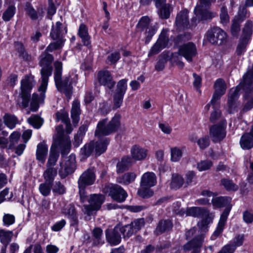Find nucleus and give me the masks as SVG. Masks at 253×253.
Segmentation results:
<instances>
[{
  "mask_svg": "<svg viewBox=\"0 0 253 253\" xmlns=\"http://www.w3.org/2000/svg\"><path fill=\"white\" fill-rule=\"evenodd\" d=\"M53 184L44 182L40 184L39 190L42 195L46 197L48 196L52 189Z\"/></svg>",
  "mask_w": 253,
  "mask_h": 253,
  "instance_id": "47",
  "label": "nucleus"
},
{
  "mask_svg": "<svg viewBox=\"0 0 253 253\" xmlns=\"http://www.w3.org/2000/svg\"><path fill=\"white\" fill-rule=\"evenodd\" d=\"M96 179V175L93 169H88L84 171L78 180V187L80 201L82 203L86 201L87 193L86 188L93 185Z\"/></svg>",
  "mask_w": 253,
  "mask_h": 253,
  "instance_id": "4",
  "label": "nucleus"
},
{
  "mask_svg": "<svg viewBox=\"0 0 253 253\" xmlns=\"http://www.w3.org/2000/svg\"><path fill=\"white\" fill-rule=\"evenodd\" d=\"M204 238L205 236L203 234L196 236L192 240L183 245V250L185 252L192 250V252H196L200 253Z\"/></svg>",
  "mask_w": 253,
  "mask_h": 253,
  "instance_id": "11",
  "label": "nucleus"
},
{
  "mask_svg": "<svg viewBox=\"0 0 253 253\" xmlns=\"http://www.w3.org/2000/svg\"><path fill=\"white\" fill-rule=\"evenodd\" d=\"M157 183V178L153 172H146L141 176L140 185L141 187H151Z\"/></svg>",
  "mask_w": 253,
  "mask_h": 253,
  "instance_id": "21",
  "label": "nucleus"
},
{
  "mask_svg": "<svg viewBox=\"0 0 253 253\" xmlns=\"http://www.w3.org/2000/svg\"><path fill=\"white\" fill-rule=\"evenodd\" d=\"M28 122L36 128H40L42 125L43 120L38 115H33L28 119Z\"/></svg>",
  "mask_w": 253,
  "mask_h": 253,
  "instance_id": "46",
  "label": "nucleus"
},
{
  "mask_svg": "<svg viewBox=\"0 0 253 253\" xmlns=\"http://www.w3.org/2000/svg\"><path fill=\"white\" fill-rule=\"evenodd\" d=\"M20 137V133L17 131H14L9 136L10 144L8 146L9 149H12L14 148L15 144H16Z\"/></svg>",
  "mask_w": 253,
  "mask_h": 253,
  "instance_id": "57",
  "label": "nucleus"
},
{
  "mask_svg": "<svg viewBox=\"0 0 253 253\" xmlns=\"http://www.w3.org/2000/svg\"><path fill=\"white\" fill-rule=\"evenodd\" d=\"M201 6H196L195 8L194 12L197 16H199L202 20L211 19L214 16V13L208 10H203Z\"/></svg>",
  "mask_w": 253,
  "mask_h": 253,
  "instance_id": "36",
  "label": "nucleus"
},
{
  "mask_svg": "<svg viewBox=\"0 0 253 253\" xmlns=\"http://www.w3.org/2000/svg\"><path fill=\"white\" fill-rule=\"evenodd\" d=\"M120 225H116L114 229H107L105 230V236L107 242L111 246L119 244L122 240Z\"/></svg>",
  "mask_w": 253,
  "mask_h": 253,
  "instance_id": "13",
  "label": "nucleus"
},
{
  "mask_svg": "<svg viewBox=\"0 0 253 253\" xmlns=\"http://www.w3.org/2000/svg\"><path fill=\"white\" fill-rule=\"evenodd\" d=\"M184 184L183 178L180 175L173 174L170 183V187L175 190L181 187Z\"/></svg>",
  "mask_w": 253,
  "mask_h": 253,
  "instance_id": "43",
  "label": "nucleus"
},
{
  "mask_svg": "<svg viewBox=\"0 0 253 253\" xmlns=\"http://www.w3.org/2000/svg\"><path fill=\"white\" fill-rule=\"evenodd\" d=\"M231 198L229 197H218L212 198L211 203L213 207L221 208L228 206L231 202Z\"/></svg>",
  "mask_w": 253,
  "mask_h": 253,
  "instance_id": "32",
  "label": "nucleus"
},
{
  "mask_svg": "<svg viewBox=\"0 0 253 253\" xmlns=\"http://www.w3.org/2000/svg\"><path fill=\"white\" fill-rule=\"evenodd\" d=\"M120 58V53L119 51H116L107 56L106 62L110 65L116 64Z\"/></svg>",
  "mask_w": 253,
  "mask_h": 253,
  "instance_id": "54",
  "label": "nucleus"
},
{
  "mask_svg": "<svg viewBox=\"0 0 253 253\" xmlns=\"http://www.w3.org/2000/svg\"><path fill=\"white\" fill-rule=\"evenodd\" d=\"M103 191L114 200L120 203L124 202L127 196L126 192L118 184L106 185Z\"/></svg>",
  "mask_w": 253,
  "mask_h": 253,
  "instance_id": "7",
  "label": "nucleus"
},
{
  "mask_svg": "<svg viewBox=\"0 0 253 253\" xmlns=\"http://www.w3.org/2000/svg\"><path fill=\"white\" fill-rule=\"evenodd\" d=\"M130 224L132 226L134 231L136 233L144 226V219L143 218L135 219L133 221L131 222Z\"/></svg>",
  "mask_w": 253,
  "mask_h": 253,
  "instance_id": "62",
  "label": "nucleus"
},
{
  "mask_svg": "<svg viewBox=\"0 0 253 253\" xmlns=\"http://www.w3.org/2000/svg\"><path fill=\"white\" fill-rule=\"evenodd\" d=\"M168 32V30L163 29L162 30L157 41H156L163 48L167 47L169 42Z\"/></svg>",
  "mask_w": 253,
  "mask_h": 253,
  "instance_id": "41",
  "label": "nucleus"
},
{
  "mask_svg": "<svg viewBox=\"0 0 253 253\" xmlns=\"http://www.w3.org/2000/svg\"><path fill=\"white\" fill-rule=\"evenodd\" d=\"M56 143L60 146L61 155L63 157L66 156L70 151L71 141L69 137H66L61 141H58Z\"/></svg>",
  "mask_w": 253,
  "mask_h": 253,
  "instance_id": "35",
  "label": "nucleus"
},
{
  "mask_svg": "<svg viewBox=\"0 0 253 253\" xmlns=\"http://www.w3.org/2000/svg\"><path fill=\"white\" fill-rule=\"evenodd\" d=\"M240 144L245 150H249L253 147V129L251 128L249 132L245 133L241 136Z\"/></svg>",
  "mask_w": 253,
  "mask_h": 253,
  "instance_id": "22",
  "label": "nucleus"
},
{
  "mask_svg": "<svg viewBox=\"0 0 253 253\" xmlns=\"http://www.w3.org/2000/svg\"><path fill=\"white\" fill-rule=\"evenodd\" d=\"M78 35L81 38L84 44L88 46L90 44V36L88 35V29L85 25L81 24L78 30Z\"/></svg>",
  "mask_w": 253,
  "mask_h": 253,
  "instance_id": "30",
  "label": "nucleus"
},
{
  "mask_svg": "<svg viewBox=\"0 0 253 253\" xmlns=\"http://www.w3.org/2000/svg\"><path fill=\"white\" fill-rule=\"evenodd\" d=\"M231 33L233 37H237L240 31V23L238 20L234 19L231 26Z\"/></svg>",
  "mask_w": 253,
  "mask_h": 253,
  "instance_id": "59",
  "label": "nucleus"
},
{
  "mask_svg": "<svg viewBox=\"0 0 253 253\" xmlns=\"http://www.w3.org/2000/svg\"><path fill=\"white\" fill-rule=\"evenodd\" d=\"M57 169L54 168L46 167V169L43 172V177L44 182L53 184L55 177L57 175Z\"/></svg>",
  "mask_w": 253,
  "mask_h": 253,
  "instance_id": "33",
  "label": "nucleus"
},
{
  "mask_svg": "<svg viewBox=\"0 0 253 253\" xmlns=\"http://www.w3.org/2000/svg\"><path fill=\"white\" fill-rule=\"evenodd\" d=\"M182 151L178 148L175 147L171 149V160L173 162H177L181 158Z\"/></svg>",
  "mask_w": 253,
  "mask_h": 253,
  "instance_id": "63",
  "label": "nucleus"
},
{
  "mask_svg": "<svg viewBox=\"0 0 253 253\" xmlns=\"http://www.w3.org/2000/svg\"><path fill=\"white\" fill-rule=\"evenodd\" d=\"M33 85V79L29 77L26 76L21 82L20 95L22 99L21 106L24 108L29 105L31 90Z\"/></svg>",
  "mask_w": 253,
  "mask_h": 253,
  "instance_id": "8",
  "label": "nucleus"
},
{
  "mask_svg": "<svg viewBox=\"0 0 253 253\" xmlns=\"http://www.w3.org/2000/svg\"><path fill=\"white\" fill-rule=\"evenodd\" d=\"M178 53L179 55L184 57L187 61L191 62L193 57L197 54L196 45L191 42L184 44L179 47Z\"/></svg>",
  "mask_w": 253,
  "mask_h": 253,
  "instance_id": "12",
  "label": "nucleus"
},
{
  "mask_svg": "<svg viewBox=\"0 0 253 253\" xmlns=\"http://www.w3.org/2000/svg\"><path fill=\"white\" fill-rule=\"evenodd\" d=\"M231 207H227L222 212L220 215L217 227L211 237L212 240H214L216 238L218 237L223 231Z\"/></svg>",
  "mask_w": 253,
  "mask_h": 253,
  "instance_id": "17",
  "label": "nucleus"
},
{
  "mask_svg": "<svg viewBox=\"0 0 253 253\" xmlns=\"http://www.w3.org/2000/svg\"><path fill=\"white\" fill-rule=\"evenodd\" d=\"M134 163V161L129 156H125L122 158L116 166V172L117 173H122L127 170Z\"/></svg>",
  "mask_w": 253,
  "mask_h": 253,
  "instance_id": "20",
  "label": "nucleus"
},
{
  "mask_svg": "<svg viewBox=\"0 0 253 253\" xmlns=\"http://www.w3.org/2000/svg\"><path fill=\"white\" fill-rule=\"evenodd\" d=\"M249 42V41H247V40L240 38L236 50V52L238 55L240 56L246 51V46Z\"/></svg>",
  "mask_w": 253,
  "mask_h": 253,
  "instance_id": "51",
  "label": "nucleus"
},
{
  "mask_svg": "<svg viewBox=\"0 0 253 253\" xmlns=\"http://www.w3.org/2000/svg\"><path fill=\"white\" fill-rule=\"evenodd\" d=\"M16 11L14 5L9 4L2 13V19L5 22L11 20L14 17Z\"/></svg>",
  "mask_w": 253,
  "mask_h": 253,
  "instance_id": "37",
  "label": "nucleus"
},
{
  "mask_svg": "<svg viewBox=\"0 0 253 253\" xmlns=\"http://www.w3.org/2000/svg\"><path fill=\"white\" fill-rule=\"evenodd\" d=\"M98 80L101 85H104L109 89L114 87L116 82L114 81L111 73L108 70L100 71L98 72Z\"/></svg>",
  "mask_w": 253,
  "mask_h": 253,
  "instance_id": "16",
  "label": "nucleus"
},
{
  "mask_svg": "<svg viewBox=\"0 0 253 253\" xmlns=\"http://www.w3.org/2000/svg\"><path fill=\"white\" fill-rule=\"evenodd\" d=\"M188 13L187 9H183L177 14L175 24L178 29L181 30L188 27L189 23Z\"/></svg>",
  "mask_w": 253,
  "mask_h": 253,
  "instance_id": "19",
  "label": "nucleus"
},
{
  "mask_svg": "<svg viewBox=\"0 0 253 253\" xmlns=\"http://www.w3.org/2000/svg\"><path fill=\"white\" fill-rule=\"evenodd\" d=\"M54 81L56 87L60 92L64 93L68 99H70L72 94L73 87L70 77H66L61 80L62 63L60 61H56L54 63Z\"/></svg>",
  "mask_w": 253,
  "mask_h": 253,
  "instance_id": "3",
  "label": "nucleus"
},
{
  "mask_svg": "<svg viewBox=\"0 0 253 253\" xmlns=\"http://www.w3.org/2000/svg\"><path fill=\"white\" fill-rule=\"evenodd\" d=\"M209 211L204 208L193 207L187 208L186 210V215L194 217H202L208 215Z\"/></svg>",
  "mask_w": 253,
  "mask_h": 253,
  "instance_id": "23",
  "label": "nucleus"
},
{
  "mask_svg": "<svg viewBox=\"0 0 253 253\" xmlns=\"http://www.w3.org/2000/svg\"><path fill=\"white\" fill-rule=\"evenodd\" d=\"M167 62V59L165 55L161 54L159 56V59L155 65V69L158 71H162Z\"/></svg>",
  "mask_w": 253,
  "mask_h": 253,
  "instance_id": "60",
  "label": "nucleus"
},
{
  "mask_svg": "<svg viewBox=\"0 0 253 253\" xmlns=\"http://www.w3.org/2000/svg\"><path fill=\"white\" fill-rule=\"evenodd\" d=\"M94 141H90L88 143L85 144L83 147L81 149L80 154L83 158L86 159L89 157L92 153L94 151Z\"/></svg>",
  "mask_w": 253,
  "mask_h": 253,
  "instance_id": "38",
  "label": "nucleus"
},
{
  "mask_svg": "<svg viewBox=\"0 0 253 253\" xmlns=\"http://www.w3.org/2000/svg\"><path fill=\"white\" fill-rule=\"evenodd\" d=\"M212 166V163L210 160L202 161L197 164V169L200 171L210 169Z\"/></svg>",
  "mask_w": 253,
  "mask_h": 253,
  "instance_id": "61",
  "label": "nucleus"
},
{
  "mask_svg": "<svg viewBox=\"0 0 253 253\" xmlns=\"http://www.w3.org/2000/svg\"><path fill=\"white\" fill-rule=\"evenodd\" d=\"M39 59V64L42 67L41 70L42 83L38 90L42 93L40 96L37 93L33 94L30 103V109L33 112L37 111L39 107L40 101H43L48 84V78L52 72L51 64L53 60V56L44 51L40 56Z\"/></svg>",
  "mask_w": 253,
  "mask_h": 253,
  "instance_id": "2",
  "label": "nucleus"
},
{
  "mask_svg": "<svg viewBox=\"0 0 253 253\" xmlns=\"http://www.w3.org/2000/svg\"><path fill=\"white\" fill-rule=\"evenodd\" d=\"M214 87L215 91L211 100V103L214 105L215 103L220 99L221 96L225 93L226 85L223 80L218 79L215 81Z\"/></svg>",
  "mask_w": 253,
  "mask_h": 253,
  "instance_id": "15",
  "label": "nucleus"
},
{
  "mask_svg": "<svg viewBox=\"0 0 253 253\" xmlns=\"http://www.w3.org/2000/svg\"><path fill=\"white\" fill-rule=\"evenodd\" d=\"M120 233L124 236V238H129L131 235H132L134 233H135V231H134L133 227L130 224H127L124 226H121L120 225Z\"/></svg>",
  "mask_w": 253,
  "mask_h": 253,
  "instance_id": "50",
  "label": "nucleus"
},
{
  "mask_svg": "<svg viewBox=\"0 0 253 253\" xmlns=\"http://www.w3.org/2000/svg\"><path fill=\"white\" fill-rule=\"evenodd\" d=\"M52 190L55 195H62L66 193V188L60 181H55L54 183H53Z\"/></svg>",
  "mask_w": 253,
  "mask_h": 253,
  "instance_id": "44",
  "label": "nucleus"
},
{
  "mask_svg": "<svg viewBox=\"0 0 253 253\" xmlns=\"http://www.w3.org/2000/svg\"><path fill=\"white\" fill-rule=\"evenodd\" d=\"M121 116L116 114L108 123V119L105 118L98 122L95 131V136L99 138L96 142L94 141V152L97 156L104 153L110 143V139L107 137L100 138L103 136L109 135L118 130L121 126Z\"/></svg>",
  "mask_w": 253,
  "mask_h": 253,
  "instance_id": "1",
  "label": "nucleus"
},
{
  "mask_svg": "<svg viewBox=\"0 0 253 253\" xmlns=\"http://www.w3.org/2000/svg\"><path fill=\"white\" fill-rule=\"evenodd\" d=\"M105 199V196L100 194H90L88 198L87 197L86 201L87 200L89 205L84 206L83 211L84 214L89 216L93 214V211L99 210Z\"/></svg>",
  "mask_w": 253,
  "mask_h": 253,
  "instance_id": "6",
  "label": "nucleus"
},
{
  "mask_svg": "<svg viewBox=\"0 0 253 253\" xmlns=\"http://www.w3.org/2000/svg\"><path fill=\"white\" fill-rule=\"evenodd\" d=\"M3 122L7 127L12 129L18 124V118L14 115L5 113L3 117Z\"/></svg>",
  "mask_w": 253,
  "mask_h": 253,
  "instance_id": "31",
  "label": "nucleus"
},
{
  "mask_svg": "<svg viewBox=\"0 0 253 253\" xmlns=\"http://www.w3.org/2000/svg\"><path fill=\"white\" fill-rule=\"evenodd\" d=\"M220 19V22L224 25H226L229 22V16L228 14L227 9L224 6H222L221 8Z\"/></svg>",
  "mask_w": 253,
  "mask_h": 253,
  "instance_id": "56",
  "label": "nucleus"
},
{
  "mask_svg": "<svg viewBox=\"0 0 253 253\" xmlns=\"http://www.w3.org/2000/svg\"><path fill=\"white\" fill-rule=\"evenodd\" d=\"M48 153L47 145L43 142L40 143L37 147L36 159L43 164Z\"/></svg>",
  "mask_w": 253,
  "mask_h": 253,
  "instance_id": "25",
  "label": "nucleus"
},
{
  "mask_svg": "<svg viewBox=\"0 0 253 253\" xmlns=\"http://www.w3.org/2000/svg\"><path fill=\"white\" fill-rule=\"evenodd\" d=\"M75 163V156L71 155L69 160L66 162L64 169L61 168L59 170V174L62 178H65L74 171L76 168Z\"/></svg>",
  "mask_w": 253,
  "mask_h": 253,
  "instance_id": "18",
  "label": "nucleus"
},
{
  "mask_svg": "<svg viewBox=\"0 0 253 253\" xmlns=\"http://www.w3.org/2000/svg\"><path fill=\"white\" fill-rule=\"evenodd\" d=\"M136 28L138 32L143 34L145 44H148L156 33L158 27L152 25L151 19L147 16H142L138 21Z\"/></svg>",
  "mask_w": 253,
  "mask_h": 253,
  "instance_id": "5",
  "label": "nucleus"
},
{
  "mask_svg": "<svg viewBox=\"0 0 253 253\" xmlns=\"http://www.w3.org/2000/svg\"><path fill=\"white\" fill-rule=\"evenodd\" d=\"M207 39L213 44L221 45L226 43L227 34L220 28L214 27L208 31Z\"/></svg>",
  "mask_w": 253,
  "mask_h": 253,
  "instance_id": "9",
  "label": "nucleus"
},
{
  "mask_svg": "<svg viewBox=\"0 0 253 253\" xmlns=\"http://www.w3.org/2000/svg\"><path fill=\"white\" fill-rule=\"evenodd\" d=\"M93 237V244L97 246L102 245L104 243V241L102 238L103 231L99 227H95L92 232Z\"/></svg>",
  "mask_w": 253,
  "mask_h": 253,
  "instance_id": "40",
  "label": "nucleus"
},
{
  "mask_svg": "<svg viewBox=\"0 0 253 253\" xmlns=\"http://www.w3.org/2000/svg\"><path fill=\"white\" fill-rule=\"evenodd\" d=\"M253 23L251 21H247L243 29L241 39L249 41L253 34Z\"/></svg>",
  "mask_w": 253,
  "mask_h": 253,
  "instance_id": "34",
  "label": "nucleus"
},
{
  "mask_svg": "<svg viewBox=\"0 0 253 253\" xmlns=\"http://www.w3.org/2000/svg\"><path fill=\"white\" fill-rule=\"evenodd\" d=\"M71 113L73 124L76 126L79 122L81 114L80 104L78 100L73 101Z\"/></svg>",
  "mask_w": 253,
  "mask_h": 253,
  "instance_id": "28",
  "label": "nucleus"
},
{
  "mask_svg": "<svg viewBox=\"0 0 253 253\" xmlns=\"http://www.w3.org/2000/svg\"><path fill=\"white\" fill-rule=\"evenodd\" d=\"M24 10L26 14L32 20H41L44 15V10L42 7H38L35 9L29 2H26L25 4Z\"/></svg>",
  "mask_w": 253,
  "mask_h": 253,
  "instance_id": "14",
  "label": "nucleus"
},
{
  "mask_svg": "<svg viewBox=\"0 0 253 253\" xmlns=\"http://www.w3.org/2000/svg\"><path fill=\"white\" fill-rule=\"evenodd\" d=\"M127 80L123 79L118 82L117 88L114 94L124 96L127 89Z\"/></svg>",
  "mask_w": 253,
  "mask_h": 253,
  "instance_id": "48",
  "label": "nucleus"
},
{
  "mask_svg": "<svg viewBox=\"0 0 253 253\" xmlns=\"http://www.w3.org/2000/svg\"><path fill=\"white\" fill-rule=\"evenodd\" d=\"M173 227V223L170 220L166 219L160 221L155 229L157 235L169 231Z\"/></svg>",
  "mask_w": 253,
  "mask_h": 253,
  "instance_id": "27",
  "label": "nucleus"
},
{
  "mask_svg": "<svg viewBox=\"0 0 253 253\" xmlns=\"http://www.w3.org/2000/svg\"><path fill=\"white\" fill-rule=\"evenodd\" d=\"M67 33V30L65 28L64 32L62 27V24L60 22H57L55 26H52L50 32V36L53 40H63V36Z\"/></svg>",
  "mask_w": 253,
  "mask_h": 253,
  "instance_id": "26",
  "label": "nucleus"
},
{
  "mask_svg": "<svg viewBox=\"0 0 253 253\" xmlns=\"http://www.w3.org/2000/svg\"><path fill=\"white\" fill-rule=\"evenodd\" d=\"M124 96L114 94L113 95V109L116 110L120 108L123 102Z\"/></svg>",
  "mask_w": 253,
  "mask_h": 253,
  "instance_id": "64",
  "label": "nucleus"
},
{
  "mask_svg": "<svg viewBox=\"0 0 253 253\" xmlns=\"http://www.w3.org/2000/svg\"><path fill=\"white\" fill-rule=\"evenodd\" d=\"M136 177V174L134 172H128L117 177V182L127 185L133 182Z\"/></svg>",
  "mask_w": 253,
  "mask_h": 253,
  "instance_id": "29",
  "label": "nucleus"
},
{
  "mask_svg": "<svg viewBox=\"0 0 253 253\" xmlns=\"http://www.w3.org/2000/svg\"><path fill=\"white\" fill-rule=\"evenodd\" d=\"M226 124V121L223 120L210 128V134L213 142H219L225 137Z\"/></svg>",
  "mask_w": 253,
  "mask_h": 253,
  "instance_id": "10",
  "label": "nucleus"
},
{
  "mask_svg": "<svg viewBox=\"0 0 253 253\" xmlns=\"http://www.w3.org/2000/svg\"><path fill=\"white\" fill-rule=\"evenodd\" d=\"M59 154L55 151H51L46 163V167L53 168L59 157Z\"/></svg>",
  "mask_w": 253,
  "mask_h": 253,
  "instance_id": "52",
  "label": "nucleus"
},
{
  "mask_svg": "<svg viewBox=\"0 0 253 253\" xmlns=\"http://www.w3.org/2000/svg\"><path fill=\"white\" fill-rule=\"evenodd\" d=\"M56 122L61 121L65 124L70 121L69 118L68 113L64 110H61L56 113Z\"/></svg>",
  "mask_w": 253,
  "mask_h": 253,
  "instance_id": "53",
  "label": "nucleus"
},
{
  "mask_svg": "<svg viewBox=\"0 0 253 253\" xmlns=\"http://www.w3.org/2000/svg\"><path fill=\"white\" fill-rule=\"evenodd\" d=\"M147 150L137 145H134L130 150L131 158L135 161H142L147 156Z\"/></svg>",
  "mask_w": 253,
  "mask_h": 253,
  "instance_id": "24",
  "label": "nucleus"
},
{
  "mask_svg": "<svg viewBox=\"0 0 253 253\" xmlns=\"http://www.w3.org/2000/svg\"><path fill=\"white\" fill-rule=\"evenodd\" d=\"M158 8H160L159 15L161 18L168 19L169 17L170 12L172 10V7L169 4L164 3Z\"/></svg>",
  "mask_w": 253,
  "mask_h": 253,
  "instance_id": "39",
  "label": "nucleus"
},
{
  "mask_svg": "<svg viewBox=\"0 0 253 253\" xmlns=\"http://www.w3.org/2000/svg\"><path fill=\"white\" fill-rule=\"evenodd\" d=\"M221 184L224 187L227 191H237L238 189V186L234 183L232 180L223 178L221 180Z\"/></svg>",
  "mask_w": 253,
  "mask_h": 253,
  "instance_id": "49",
  "label": "nucleus"
},
{
  "mask_svg": "<svg viewBox=\"0 0 253 253\" xmlns=\"http://www.w3.org/2000/svg\"><path fill=\"white\" fill-rule=\"evenodd\" d=\"M57 41L55 42L50 43L48 46L46 48L44 51L47 52H52L53 51L57 49L62 46L63 42H64V40H57Z\"/></svg>",
  "mask_w": 253,
  "mask_h": 253,
  "instance_id": "55",
  "label": "nucleus"
},
{
  "mask_svg": "<svg viewBox=\"0 0 253 253\" xmlns=\"http://www.w3.org/2000/svg\"><path fill=\"white\" fill-rule=\"evenodd\" d=\"M13 232L12 231H6L3 229L0 230V241L7 247L8 244L11 241L13 236Z\"/></svg>",
  "mask_w": 253,
  "mask_h": 253,
  "instance_id": "42",
  "label": "nucleus"
},
{
  "mask_svg": "<svg viewBox=\"0 0 253 253\" xmlns=\"http://www.w3.org/2000/svg\"><path fill=\"white\" fill-rule=\"evenodd\" d=\"M62 213L69 218L78 215L75 206L72 204L65 206L62 209Z\"/></svg>",
  "mask_w": 253,
  "mask_h": 253,
  "instance_id": "45",
  "label": "nucleus"
},
{
  "mask_svg": "<svg viewBox=\"0 0 253 253\" xmlns=\"http://www.w3.org/2000/svg\"><path fill=\"white\" fill-rule=\"evenodd\" d=\"M138 194L143 198H148L153 195L154 192L149 187H142L138 190Z\"/></svg>",
  "mask_w": 253,
  "mask_h": 253,
  "instance_id": "58",
  "label": "nucleus"
}]
</instances>
